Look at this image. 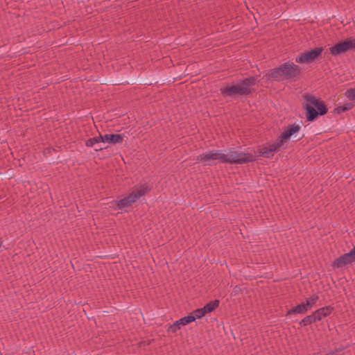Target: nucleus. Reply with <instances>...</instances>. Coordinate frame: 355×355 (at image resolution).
<instances>
[{"instance_id": "nucleus-1", "label": "nucleus", "mask_w": 355, "mask_h": 355, "mask_svg": "<svg viewBox=\"0 0 355 355\" xmlns=\"http://www.w3.org/2000/svg\"><path fill=\"white\" fill-rule=\"evenodd\" d=\"M301 74L302 68L293 62L288 61L268 70L263 79L266 82H280L284 80L295 81L300 78Z\"/></svg>"}, {"instance_id": "nucleus-2", "label": "nucleus", "mask_w": 355, "mask_h": 355, "mask_svg": "<svg viewBox=\"0 0 355 355\" xmlns=\"http://www.w3.org/2000/svg\"><path fill=\"white\" fill-rule=\"evenodd\" d=\"M302 98L305 101L302 106L305 110L307 121L312 122L319 116H324L327 113L328 108L323 101L316 98L310 94H303Z\"/></svg>"}, {"instance_id": "nucleus-3", "label": "nucleus", "mask_w": 355, "mask_h": 355, "mask_svg": "<svg viewBox=\"0 0 355 355\" xmlns=\"http://www.w3.org/2000/svg\"><path fill=\"white\" fill-rule=\"evenodd\" d=\"M257 78L250 76L239 80L236 84L221 87L220 92L223 96L233 97L235 95L249 96L252 93V87L256 84Z\"/></svg>"}, {"instance_id": "nucleus-4", "label": "nucleus", "mask_w": 355, "mask_h": 355, "mask_svg": "<svg viewBox=\"0 0 355 355\" xmlns=\"http://www.w3.org/2000/svg\"><path fill=\"white\" fill-rule=\"evenodd\" d=\"M150 189L146 184H142L139 188L133 190L128 196L122 198L120 200L116 201L115 204L117 205L119 209H123L125 207H128L137 201L140 197L147 193Z\"/></svg>"}, {"instance_id": "nucleus-5", "label": "nucleus", "mask_w": 355, "mask_h": 355, "mask_svg": "<svg viewBox=\"0 0 355 355\" xmlns=\"http://www.w3.org/2000/svg\"><path fill=\"white\" fill-rule=\"evenodd\" d=\"M352 50H355V39L352 37L339 42L329 49L333 56H338Z\"/></svg>"}, {"instance_id": "nucleus-6", "label": "nucleus", "mask_w": 355, "mask_h": 355, "mask_svg": "<svg viewBox=\"0 0 355 355\" xmlns=\"http://www.w3.org/2000/svg\"><path fill=\"white\" fill-rule=\"evenodd\" d=\"M322 51V47H316L301 53L295 58V62L300 64L311 63L321 55Z\"/></svg>"}, {"instance_id": "nucleus-7", "label": "nucleus", "mask_w": 355, "mask_h": 355, "mask_svg": "<svg viewBox=\"0 0 355 355\" xmlns=\"http://www.w3.org/2000/svg\"><path fill=\"white\" fill-rule=\"evenodd\" d=\"M231 164H243L252 162L256 157L250 153H245L236 150H230Z\"/></svg>"}, {"instance_id": "nucleus-8", "label": "nucleus", "mask_w": 355, "mask_h": 355, "mask_svg": "<svg viewBox=\"0 0 355 355\" xmlns=\"http://www.w3.org/2000/svg\"><path fill=\"white\" fill-rule=\"evenodd\" d=\"M284 141L279 137L273 144H269L268 147H264L260 152L261 156L270 157V154L277 151L284 144Z\"/></svg>"}, {"instance_id": "nucleus-9", "label": "nucleus", "mask_w": 355, "mask_h": 355, "mask_svg": "<svg viewBox=\"0 0 355 355\" xmlns=\"http://www.w3.org/2000/svg\"><path fill=\"white\" fill-rule=\"evenodd\" d=\"M355 261L352 257L350 254L349 252L344 254L343 255L340 256L338 258L336 259L332 264L331 266L334 268H342L344 266L352 263Z\"/></svg>"}, {"instance_id": "nucleus-10", "label": "nucleus", "mask_w": 355, "mask_h": 355, "mask_svg": "<svg viewBox=\"0 0 355 355\" xmlns=\"http://www.w3.org/2000/svg\"><path fill=\"white\" fill-rule=\"evenodd\" d=\"M301 127L295 123L288 125L284 132H282L279 137L284 141H286L288 140L292 135L298 132L300 130Z\"/></svg>"}, {"instance_id": "nucleus-11", "label": "nucleus", "mask_w": 355, "mask_h": 355, "mask_svg": "<svg viewBox=\"0 0 355 355\" xmlns=\"http://www.w3.org/2000/svg\"><path fill=\"white\" fill-rule=\"evenodd\" d=\"M334 308L331 306H327L320 308L313 312L317 322L320 321L323 318L329 316L334 311Z\"/></svg>"}, {"instance_id": "nucleus-12", "label": "nucleus", "mask_w": 355, "mask_h": 355, "mask_svg": "<svg viewBox=\"0 0 355 355\" xmlns=\"http://www.w3.org/2000/svg\"><path fill=\"white\" fill-rule=\"evenodd\" d=\"M124 137V135L105 134L104 135V140H105L107 143L112 144H122Z\"/></svg>"}, {"instance_id": "nucleus-13", "label": "nucleus", "mask_w": 355, "mask_h": 355, "mask_svg": "<svg viewBox=\"0 0 355 355\" xmlns=\"http://www.w3.org/2000/svg\"><path fill=\"white\" fill-rule=\"evenodd\" d=\"M309 311L305 303L303 302L300 304L292 309L287 311L286 315H290L293 314H305Z\"/></svg>"}, {"instance_id": "nucleus-14", "label": "nucleus", "mask_w": 355, "mask_h": 355, "mask_svg": "<svg viewBox=\"0 0 355 355\" xmlns=\"http://www.w3.org/2000/svg\"><path fill=\"white\" fill-rule=\"evenodd\" d=\"M217 150H209L198 156L197 159L201 162H207L209 160H216L217 156Z\"/></svg>"}, {"instance_id": "nucleus-15", "label": "nucleus", "mask_w": 355, "mask_h": 355, "mask_svg": "<svg viewBox=\"0 0 355 355\" xmlns=\"http://www.w3.org/2000/svg\"><path fill=\"white\" fill-rule=\"evenodd\" d=\"M220 301L218 300H214L209 302L206 304L202 308L205 312V313H209L214 311L219 306Z\"/></svg>"}, {"instance_id": "nucleus-16", "label": "nucleus", "mask_w": 355, "mask_h": 355, "mask_svg": "<svg viewBox=\"0 0 355 355\" xmlns=\"http://www.w3.org/2000/svg\"><path fill=\"white\" fill-rule=\"evenodd\" d=\"M315 322H317V320H316L315 315L313 312L311 315H306L301 321H300L299 324L301 327H306V326L310 325Z\"/></svg>"}, {"instance_id": "nucleus-17", "label": "nucleus", "mask_w": 355, "mask_h": 355, "mask_svg": "<svg viewBox=\"0 0 355 355\" xmlns=\"http://www.w3.org/2000/svg\"><path fill=\"white\" fill-rule=\"evenodd\" d=\"M217 156L216 160H218L220 163L223 164H231L230 152L226 155L223 153L220 150H217Z\"/></svg>"}, {"instance_id": "nucleus-18", "label": "nucleus", "mask_w": 355, "mask_h": 355, "mask_svg": "<svg viewBox=\"0 0 355 355\" xmlns=\"http://www.w3.org/2000/svg\"><path fill=\"white\" fill-rule=\"evenodd\" d=\"M354 107V104L352 103H347L343 105L338 106L334 110V112L336 114H340L348 110H352Z\"/></svg>"}, {"instance_id": "nucleus-19", "label": "nucleus", "mask_w": 355, "mask_h": 355, "mask_svg": "<svg viewBox=\"0 0 355 355\" xmlns=\"http://www.w3.org/2000/svg\"><path fill=\"white\" fill-rule=\"evenodd\" d=\"M319 297L317 295H313L309 298L306 299L304 303L308 309H311L315 305Z\"/></svg>"}, {"instance_id": "nucleus-20", "label": "nucleus", "mask_w": 355, "mask_h": 355, "mask_svg": "<svg viewBox=\"0 0 355 355\" xmlns=\"http://www.w3.org/2000/svg\"><path fill=\"white\" fill-rule=\"evenodd\" d=\"M191 315L192 316H194L195 318V320L196 319H200L202 318L203 316H205L206 315L203 308H200V309H197L196 310H194L193 311H192L191 313Z\"/></svg>"}, {"instance_id": "nucleus-21", "label": "nucleus", "mask_w": 355, "mask_h": 355, "mask_svg": "<svg viewBox=\"0 0 355 355\" xmlns=\"http://www.w3.org/2000/svg\"><path fill=\"white\" fill-rule=\"evenodd\" d=\"M193 321H195V318L194 316H192L191 313L189 315L180 319V323H182V326L187 325Z\"/></svg>"}, {"instance_id": "nucleus-22", "label": "nucleus", "mask_w": 355, "mask_h": 355, "mask_svg": "<svg viewBox=\"0 0 355 355\" xmlns=\"http://www.w3.org/2000/svg\"><path fill=\"white\" fill-rule=\"evenodd\" d=\"M180 325L182 323H180V320L175 321L173 324H171L167 331H171L172 333H175L178 329H180Z\"/></svg>"}, {"instance_id": "nucleus-23", "label": "nucleus", "mask_w": 355, "mask_h": 355, "mask_svg": "<svg viewBox=\"0 0 355 355\" xmlns=\"http://www.w3.org/2000/svg\"><path fill=\"white\" fill-rule=\"evenodd\" d=\"M345 95L352 101H355V87L350 88L345 92Z\"/></svg>"}, {"instance_id": "nucleus-24", "label": "nucleus", "mask_w": 355, "mask_h": 355, "mask_svg": "<svg viewBox=\"0 0 355 355\" xmlns=\"http://www.w3.org/2000/svg\"><path fill=\"white\" fill-rule=\"evenodd\" d=\"M95 144H98V140L96 137L87 139L85 145L87 147H92Z\"/></svg>"}, {"instance_id": "nucleus-25", "label": "nucleus", "mask_w": 355, "mask_h": 355, "mask_svg": "<svg viewBox=\"0 0 355 355\" xmlns=\"http://www.w3.org/2000/svg\"><path fill=\"white\" fill-rule=\"evenodd\" d=\"M55 148H53V147H48L44 149V155L45 156H46L47 154H51L52 152L55 151Z\"/></svg>"}, {"instance_id": "nucleus-26", "label": "nucleus", "mask_w": 355, "mask_h": 355, "mask_svg": "<svg viewBox=\"0 0 355 355\" xmlns=\"http://www.w3.org/2000/svg\"><path fill=\"white\" fill-rule=\"evenodd\" d=\"M97 140H98V143L99 142H106L105 140H104V135H100L98 137H96Z\"/></svg>"}, {"instance_id": "nucleus-27", "label": "nucleus", "mask_w": 355, "mask_h": 355, "mask_svg": "<svg viewBox=\"0 0 355 355\" xmlns=\"http://www.w3.org/2000/svg\"><path fill=\"white\" fill-rule=\"evenodd\" d=\"M349 253L350 254V255L352 256V257L354 259V260L355 261V246L353 248L352 250H351Z\"/></svg>"}, {"instance_id": "nucleus-28", "label": "nucleus", "mask_w": 355, "mask_h": 355, "mask_svg": "<svg viewBox=\"0 0 355 355\" xmlns=\"http://www.w3.org/2000/svg\"><path fill=\"white\" fill-rule=\"evenodd\" d=\"M342 351V349H336V352H329L325 355H335L336 354V352H341Z\"/></svg>"}, {"instance_id": "nucleus-29", "label": "nucleus", "mask_w": 355, "mask_h": 355, "mask_svg": "<svg viewBox=\"0 0 355 355\" xmlns=\"http://www.w3.org/2000/svg\"><path fill=\"white\" fill-rule=\"evenodd\" d=\"M2 245V241L0 240V247Z\"/></svg>"}]
</instances>
